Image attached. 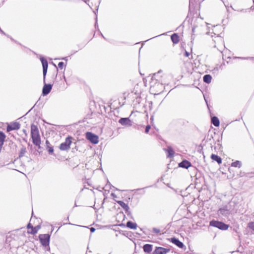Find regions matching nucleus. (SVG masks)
I'll use <instances>...</instances> for the list:
<instances>
[{
	"instance_id": "62",
	"label": "nucleus",
	"mask_w": 254,
	"mask_h": 254,
	"mask_svg": "<svg viewBox=\"0 0 254 254\" xmlns=\"http://www.w3.org/2000/svg\"><path fill=\"white\" fill-rule=\"evenodd\" d=\"M63 77H64V79L65 81H66V78H65V75L64 74L63 75Z\"/></svg>"
},
{
	"instance_id": "57",
	"label": "nucleus",
	"mask_w": 254,
	"mask_h": 254,
	"mask_svg": "<svg viewBox=\"0 0 254 254\" xmlns=\"http://www.w3.org/2000/svg\"><path fill=\"white\" fill-rule=\"evenodd\" d=\"M251 9L254 10V1L253 5L251 7Z\"/></svg>"
},
{
	"instance_id": "7",
	"label": "nucleus",
	"mask_w": 254,
	"mask_h": 254,
	"mask_svg": "<svg viewBox=\"0 0 254 254\" xmlns=\"http://www.w3.org/2000/svg\"><path fill=\"white\" fill-rule=\"evenodd\" d=\"M116 202L123 208L125 211V213L129 217V218L134 220V218L131 215V213L129 210V207L128 206V204L122 200H117Z\"/></svg>"
},
{
	"instance_id": "23",
	"label": "nucleus",
	"mask_w": 254,
	"mask_h": 254,
	"mask_svg": "<svg viewBox=\"0 0 254 254\" xmlns=\"http://www.w3.org/2000/svg\"><path fill=\"white\" fill-rule=\"evenodd\" d=\"M31 137L32 138V143L34 145H36L38 143H41L40 135L33 136Z\"/></svg>"
},
{
	"instance_id": "41",
	"label": "nucleus",
	"mask_w": 254,
	"mask_h": 254,
	"mask_svg": "<svg viewBox=\"0 0 254 254\" xmlns=\"http://www.w3.org/2000/svg\"><path fill=\"white\" fill-rule=\"evenodd\" d=\"M7 37L9 38L10 40L13 42H14L15 43H17L18 44L21 45L20 43H19L18 41L16 40H15L12 37H11L10 35H7Z\"/></svg>"
},
{
	"instance_id": "29",
	"label": "nucleus",
	"mask_w": 254,
	"mask_h": 254,
	"mask_svg": "<svg viewBox=\"0 0 254 254\" xmlns=\"http://www.w3.org/2000/svg\"><path fill=\"white\" fill-rule=\"evenodd\" d=\"M247 227L251 230L254 231V221H250L248 223Z\"/></svg>"
},
{
	"instance_id": "22",
	"label": "nucleus",
	"mask_w": 254,
	"mask_h": 254,
	"mask_svg": "<svg viewBox=\"0 0 254 254\" xmlns=\"http://www.w3.org/2000/svg\"><path fill=\"white\" fill-rule=\"evenodd\" d=\"M211 123L216 127H218L220 125V121L218 118L216 116H213L212 117Z\"/></svg>"
},
{
	"instance_id": "51",
	"label": "nucleus",
	"mask_w": 254,
	"mask_h": 254,
	"mask_svg": "<svg viewBox=\"0 0 254 254\" xmlns=\"http://www.w3.org/2000/svg\"><path fill=\"white\" fill-rule=\"evenodd\" d=\"M95 230H96V229L95 228H94V227H91L90 228V232L92 233H94L95 231Z\"/></svg>"
},
{
	"instance_id": "43",
	"label": "nucleus",
	"mask_w": 254,
	"mask_h": 254,
	"mask_svg": "<svg viewBox=\"0 0 254 254\" xmlns=\"http://www.w3.org/2000/svg\"><path fill=\"white\" fill-rule=\"evenodd\" d=\"M41 153H42L41 151H39L38 150H37L36 149H35L34 151L33 152V154H35V155H37L38 154L40 155Z\"/></svg>"
},
{
	"instance_id": "58",
	"label": "nucleus",
	"mask_w": 254,
	"mask_h": 254,
	"mask_svg": "<svg viewBox=\"0 0 254 254\" xmlns=\"http://www.w3.org/2000/svg\"><path fill=\"white\" fill-rule=\"evenodd\" d=\"M204 99H205V102H206V105H207V108H208V109H209V106H208V105L207 101V100H206L205 98H204Z\"/></svg>"
},
{
	"instance_id": "52",
	"label": "nucleus",
	"mask_w": 254,
	"mask_h": 254,
	"mask_svg": "<svg viewBox=\"0 0 254 254\" xmlns=\"http://www.w3.org/2000/svg\"><path fill=\"white\" fill-rule=\"evenodd\" d=\"M36 230L37 231V232L38 231L39 229H40L41 228V226L40 225H38L36 226H35Z\"/></svg>"
},
{
	"instance_id": "27",
	"label": "nucleus",
	"mask_w": 254,
	"mask_h": 254,
	"mask_svg": "<svg viewBox=\"0 0 254 254\" xmlns=\"http://www.w3.org/2000/svg\"><path fill=\"white\" fill-rule=\"evenodd\" d=\"M213 138V136L212 134L209 135V134L205 136L204 138L203 139L202 142L205 140V142H209L211 141V140Z\"/></svg>"
},
{
	"instance_id": "8",
	"label": "nucleus",
	"mask_w": 254,
	"mask_h": 254,
	"mask_svg": "<svg viewBox=\"0 0 254 254\" xmlns=\"http://www.w3.org/2000/svg\"><path fill=\"white\" fill-rule=\"evenodd\" d=\"M169 241L180 249H184L185 250L186 249V247L184 243L180 241L178 238L175 237H173L170 238Z\"/></svg>"
},
{
	"instance_id": "21",
	"label": "nucleus",
	"mask_w": 254,
	"mask_h": 254,
	"mask_svg": "<svg viewBox=\"0 0 254 254\" xmlns=\"http://www.w3.org/2000/svg\"><path fill=\"white\" fill-rule=\"evenodd\" d=\"M212 78V76L210 74H205L203 77V80L204 82L209 84L211 82Z\"/></svg>"
},
{
	"instance_id": "31",
	"label": "nucleus",
	"mask_w": 254,
	"mask_h": 254,
	"mask_svg": "<svg viewBox=\"0 0 254 254\" xmlns=\"http://www.w3.org/2000/svg\"><path fill=\"white\" fill-rule=\"evenodd\" d=\"M37 231L36 230L35 227H33L30 230H28V233L31 235H35L37 233Z\"/></svg>"
},
{
	"instance_id": "40",
	"label": "nucleus",
	"mask_w": 254,
	"mask_h": 254,
	"mask_svg": "<svg viewBox=\"0 0 254 254\" xmlns=\"http://www.w3.org/2000/svg\"><path fill=\"white\" fill-rule=\"evenodd\" d=\"M94 13L96 15V18H95L96 21H95L94 26H95V28L97 27L98 30H99V29L98 28V23H97V14H96V13L95 11H94Z\"/></svg>"
},
{
	"instance_id": "37",
	"label": "nucleus",
	"mask_w": 254,
	"mask_h": 254,
	"mask_svg": "<svg viewBox=\"0 0 254 254\" xmlns=\"http://www.w3.org/2000/svg\"><path fill=\"white\" fill-rule=\"evenodd\" d=\"M151 128V126L150 125H147L145 126V133H148Z\"/></svg>"
},
{
	"instance_id": "10",
	"label": "nucleus",
	"mask_w": 254,
	"mask_h": 254,
	"mask_svg": "<svg viewBox=\"0 0 254 254\" xmlns=\"http://www.w3.org/2000/svg\"><path fill=\"white\" fill-rule=\"evenodd\" d=\"M118 123L122 126L129 127L132 125V121L130 119L129 117L120 118L118 121Z\"/></svg>"
},
{
	"instance_id": "55",
	"label": "nucleus",
	"mask_w": 254,
	"mask_h": 254,
	"mask_svg": "<svg viewBox=\"0 0 254 254\" xmlns=\"http://www.w3.org/2000/svg\"><path fill=\"white\" fill-rule=\"evenodd\" d=\"M223 2L226 8L229 7L228 3H226V2L224 0H223Z\"/></svg>"
},
{
	"instance_id": "35",
	"label": "nucleus",
	"mask_w": 254,
	"mask_h": 254,
	"mask_svg": "<svg viewBox=\"0 0 254 254\" xmlns=\"http://www.w3.org/2000/svg\"><path fill=\"white\" fill-rule=\"evenodd\" d=\"M141 101V97L139 96H137L135 97V99L134 100V102H135V104H139Z\"/></svg>"
},
{
	"instance_id": "28",
	"label": "nucleus",
	"mask_w": 254,
	"mask_h": 254,
	"mask_svg": "<svg viewBox=\"0 0 254 254\" xmlns=\"http://www.w3.org/2000/svg\"><path fill=\"white\" fill-rule=\"evenodd\" d=\"M122 234L127 238L131 237L132 236V233L131 232L129 231H125L123 232Z\"/></svg>"
},
{
	"instance_id": "48",
	"label": "nucleus",
	"mask_w": 254,
	"mask_h": 254,
	"mask_svg": "<svg viewBox=\"0 0 254 254\" xmlns=\"http://www.w3.org/2000/svg\"><path fill=\"white\" fill-rule=\"evenodd\" d=\"M162 72V70L160 69L157 72L155 73V76H158L160 73Z\"/></svg>"
},
{
	"instance_id": "12",
	"label": "nucleus",
	"mask_w": 254,
	"mask_h": 254,
	"mask_svg": "<svg viewBox=\"0 0 254 254\" xmlns=\"http://www.w3.org/2000/svg\"><path fill=\"white\" fill-rule=\"evenodd\" d=\"M163 150L166 153V157L168 158H172L174 156L175 152L171 146H167V148H164Z\"/></svg>"
},
{
	"instance_id": "25",
	"label": "nucleus",
	"mask_w": 254,
	"mask_h": 254,
	"mask_svg": "<svg viewBox=\"0 0 254 254\" xmlns=\"http://www.w3.org/2000/svg\"><path fill=\"white\" fill-rule=\"evenodd\" d=\"M197 174H196V178L195 179V186L197 185V184H200L201 181H204V178L203 177H201L200 174H199V176L198 177H197Z\"/></svg>"
},
{
	"instance_id": "54",
	"label": "nucleus",
	"mask_w": 254,
	"mask_h": 254,
	"mask_svg": "<svg viewBox=\"0 0 254 254\" xmlns=\"http://www.w3.org/2000/svg\"><path fill=\"white\" fill-rule=\"evenodd\" d=\"M22 131H23V133L25 134V136H27V130L25 129H23L22 130Z\"/></svg>"
},
{
	"instance_id": "64",
	"label": "nucleus",
	"mask_w": 254,
	"mask_h": 254,
	"mask_svg": "<svg viewBox=\"0 0 254 254\" xmlns=\"http://www.w3.org/2000/svg\"><path fill=\"white\" fill-rule=\"evenodd\" d=\"M53 65L57 68V66L55 64L53 63Z\"/></svg>"
},
{
	"instance_id": "50",
	"label": "nucleus",
	"mask_w": 254,
	"mask_h": 254,
	"mask_svg": "<svg viewBox=\"0 0 254 254\" xmlns=\"http://www.w3.org/2000/svg\"><path fill=\"white\" fill-rule=\"evenodd\" d=\"M123 215L124 216L123 220H125L126 218V215L124 214L123 212H121L120 213L118 214V215Z\"/></svg>"
},
{
	"instance_id": "36",
	"label": "nucleus",
	"mask_w": 254,
	"mask_h": 254,
	"mask_svg": "<svg viewBox=\"0 0 254 254\" xmlns=\"http://www.w3.org/2000/svg\"><path fill=\"white\" fill-rule=\"evenodd\" d=\"M152 232L155 234H159L161 231L159 229L154 227L152 228Z\"/></svg>"
},
{
	"instance_id": "18",
	"label": "nucleus",
	"mask_w": 254,
	"mask_h": 254,
	"mask_svg": "<svg viewBox=\"0 0 254 254\" xmlns=\"http://www.w3.org/2000/svg\"><path fill=\"white\" fill-rule=\"evenodd\" d=\"M171 39L174 44H177L179 42L180 37L178 33H174L171 36Z\"/></svg>"
},
{
	"instance_id": "2",
	"label": "nucleus",
	"mask_w": 254,
	"mask_h": 254,
	"mask_svg": "<svg viewBox=\"0 0 254 254\" xmlns=\"http://www.w3.org/2000/svg\"><path fill=\"white\" fill-rule=\"evenodd\" d=\"M215 227L221 230L225 231L228 230L229 227V225L225 223L222 221L213 219L209 222V227Z\"/></svg>"
},
{
	"instance_id": "44",
	"label": "nucleus",
	"mask_w": 254,
	"mask_h": 254,
	"mask_svg": "<svg viewBox=\"0 0 254 254\" xmlns=\"http://www.w3.org/2000/svg\"><path fill=\"white\" fill-rule=\"evenodd\" d=\"M118 226H119L123 228L127 227V223L126 224L121 223L120 224L118 225Z\"/></svg>"
},
{
	"instance_id": "49",
	"label": "nucleus",
	"mask_w": 254,
	"mask_h": 254,
	"mask_svg": "<svg viewBox=\"0 0 254 254\" xmlns=\"http://www.w3.org/2000/svg\"><path fill=\"white\" fill-rule=\"evenodd\" d=\"M41 143H38L37 144L35 145V146H37L38 149H42V147L41 146Z\"/></svg>"
},
{
	"instance_id": "11",
	"label": "nucleus",
	"mask_w": 254,
	"mask_h": 254,
	"mask_svg": "<svg viewBox=\"0 0 254 254\" xmlns=\"http://www.w3.org/2000/svg\"><path fill=\"white\" fill-rule=\"evenodd\" d=\"M170 251L169 248H165L162 247H155L152 254H166Z\"/></svg>"
},
{
	"instance_id": "9",
	"label": "nucleus",
	"mask_w": 254,
	"mask_h": 254,
	"mask_svg": "<svg viewBox=\"0 0 254 254\" xmlns=\"http://www.w3.org/2000/svg\"><path fill=\"white\" fill-rule=\"evenodd\" d=\"M20 124L19 122L14 121L11 122L6 127V131L9 132L12 130H16L20 128Z\"/></svg>"
},
{
	"instance_id": "17",
	"label": "nucleus",
	"mask_w": 254,
	"mask_h": 254,
	"mask_svg": "<svg viewBox=\"0 0 254 254\" xmlns=\"http://www.w3.org/2000/svg\"><path fill=\"white\" fill-rule=\"evenodd\" d=\"M6 137V136L5 133L2 131L0 130V153L1 152L2 146L5 140Z\"/></svg>"
},
{
	"instance_id": "61",
	"label": "nucleus",
	"mask_w": 254,
	"mask_h": 254,
	"mask_svg": "<svg viewBox=\"0 0 254 254\" xmlns=\"http://www.w3.org/2000/svg\"><path fill=\"white\" fill-rule=\"evenodd\" d=\"M195 32V27H193L192 28V33H194Z\"/></svg>"
},
{
	"instance_id": "19",
	"label": "nucleus",
	"mask_w": 254,
	"mask_h": 254,
	"mask_svg": "<svg viewBox=\"0 0 254 254\" xmlns=\"http://www.w3.org/2000/svg\"><path fill=\"white\" fill-rule=\"evenodd\" d=\"M210 158L212 160L216 162L218 164L222 163V158L217 154H212L211 155Z\"/></svg>"
},
{
	"instance_id": "24",
	"label": "nucleus",
	"mask_w": 254,
	"mask_h": 254,
	"mask_svg": "<svg viewBox=\"0 0 254 254\" xmlns=\"http://www.w3.org/2000/svg\"><path fill=\"white\" fill-rule=\"evenodd\" d=\"M231 166L234 167L240 168L242 167V163L239 160H236L231 163Z\"/></svg>"
},
{
	"instance_id": "14",
	"label": "nucleus",
	"mask_w": 254,
	"mask_h": 254,
	"mask_svg": "<svg viewBox=\"0 0 254 254\" xmlns=\"http://www.w3.org/2000/svg\"><path fill=\"white\" fill-rule=\"evenodd\" d=\"M153 246L152 244H146L143 246V250L146 254H152Z\"/></svg>"
},
{
	"instance_id": "33",
	"label": "nucleus",
	"mask_w": 254,
	"mask_h": 254,
	"mask_svg": "<svg viewBox=\"0 0 254 254\" xmlns=\"http://www.w3.org/2000/svg\"><path fill=\"white\" fill-rule=\"evenodd\" d=\"M65 66V65L64 64V63L63 62H60L58 64V67L62 69L64 68V67Z\"/></svg>"
},
{
	"instance_id": "1",
	"label": "nucleus",
	"mask_w": 254,
	"mask_h": 254,
	"mask_svg": "<svg viewBox=\"0 0 254 254\" xmlns=\"http://www.w3.org/2000/svg\"><path fill=\"white\" fill-rule=\"evenodd\" d=\"M40 60L42 63L43 67V82L44 86L42 88V95L43 96H47L51 91L53 84L51 83H46V77L47 73L48 68V63L46 59L42 56L40 58Z\"/></svg>"
},
{
	"instance_id": "63",
	"label": "nucleus",
	"mask_w": 254,
	"mask_h": 254,
	"mask_svg": "<svg viewBox=\"0 0 254 254\" xmlns=\"http://www.w3.org/2000/svg\"><path fill=\"white\" fill-rule=\"evenodd\" d=\"M217 145L220 146V147H222V144H221L218 143Z\"/></svg>"
},
{
	"instance_id": "47",
	"label": "nucleus",
	"mask_w": 254,
	"mask_h": 254,
	"mask_svg": "<svg viewBox=\"0 0 254 254\" xmlns=\"http://www.w3.org/2000/svg\"><path fill=\"white\" fill-rule=\"evenodd\" d=\"M190 55V53L189 52L185 51L184 53V56L186 57H189Z\"/></svg>"
},
{
	"instance_id": "30",
	"label": "nucleus",
	"mask_w": 254,
	"mask_h": 254,
	"mask_svg": "<svg viewBox=\"0 0 254 254\" xmlns=\"http://www.w3.org/2000/svg\"><path fill=\"white\" fill-rule=\"evenodd\" d=\"M108 187H109V189H111L112 188H114V189H115V190H119H119H120L119 189H117V188H115L114 186H113V185L110 183V182L108 180V181H107V184H106V186H105V188H108Z\"/></svg>"
},
{
	"instance_id": "56",
	"label": "nucleus",
	"mask_w": 254,
	"mask_h": 254,
	"mask_svg": "<svg viewBox=\"0 0 254 254\" xmlns=\"http://www.w3.org/2000/svg\"><path fill=\"white\" fill-rule=\"evenodd\" d=\"M100 34L101 35V36L105 40H106V38L104 37V36L103 35V34L101 32H100Z\"/></svg>"
},
{
	"instance_id": "20",
	"label": "nucleus",
	"mask_w": 254,
	"mask_h": 254,
	"mask_svg": "<svg viewBox=\"0 0 254 254\" xmlns=\"http://www.w3.org/2000/svg\"><path fill=\"white\" fill-rule=\"evenodd\" d=\"M127 227L130 229L135 230L137 227V225L135 222L128 220L127 222Z\"/></svg>"
},
{
	"instance_id": "60",
	"label": "nucleus",
	"mask_w": 254,
	"mask_h": 254,
	"mask_svg": "<svg viewBox=\"0 0 254 254\" xmlns=\"http://www.w3.org/2000/svg\"><path fill=\"white\" fill-rule=\"evenodd\" d=\"M28 146H30V149L31 150H32V148H33V146L32 145H31L30 143L28 144Z\"/></svg>"
},
{
	"instance_id": "34",
	"label": "nucleus",
	"mask_w": 254,
	"mask_h": 254,
	"mask_svg": "<svg viewBox=\"0 0 254 254\" xmlns=\"http://www.w3.org/2000/svg\"><path fill=\"white\" fill-rule=\"evenodd\" d=\"M152 186H153L152 185H151V186H147V187H144L143 188L136 189H134V190H132V191H134L135 192H136V191H139V190H144L145 189L152 187Z\"/></svg>"
},
{
	"instance_id": "6",
	"label": "nucleus",
	"mask_w": 254,
	"mask_h": 254,
	"mask_svg": "<svg viewBox=\"0 0 254 254\" xmlns=\"http://www.w3.org/2000/svg\"><path fill=\"white\" fill-rule=\"evenodd\" d=\"M85 136L86 138L93 144H96L99 142L98 136L92 132H86Z\"/></svg>"
},
{
	"instance_id": "26",
	"label": "nucleus",
	"mask_w": 254,
	"mask_h": 254,
	"mask_svg": "<svg viewBox=\"0 0 254 254\" xmlns=\"http://www.w3.org/2000/svg\"><path fill=\"white\" fill-rule=\"evenodd\" d=\"M26 152V148L24 146H22V148L20 149V151L19 153V158H21L23 157L25 153Z\"/></svg>"
},
{
	"instance_id": "46",
	"label": "nucleus",
	"mask_w": 254,
	"mask_h": 254,
	"mask_svg": "<svg viewBox=\"0 0 254 254\" xmlns=\"http://www.w3.org/2000/svg\"><path fill=\"white\" fill-rule=\"evenodd\" d=\"M58 60H64V61H66V63L68 60V57L60 58H59Z\"/></svg>"
},
{
	"instance_id": "5",
	"label": "nucleus",
	"mask_w": 254,
	"mask_h": 254,
	"mask_svg": "<svg viewBox=\"0 0 254 254\" xmlns=\"http://www.w3.org/2000/svg\"><path fill=\"white\" fill-rule=\"evenodd\" d=\"M73 137L70 135L67 136L65 139L64 142H62L59 146V149L62 151H66L70 148L72 143Z\"/></svg>"
},
{
	"instance_id": "4",
	"label": "nucleus",
	"mask_w": 254,
	"mask_h": 254,
	"mask_svg": "<svg viewBox=\"0 0 254 254\" xmlns=\"http://www.w3.org/2000/svg\"><path fill=\"white\" fill-rule=\"evenodd\" d=\"M231 203L232 202H230L228 204L220 207L218 210V213L224 217L228 216L231 213Z\"/></svg>"
},
{
	"instance_id": "15",
	"label": "nucleus",
	"mask_w": 254,
	"mask_h": 254,
	"mask_svg": "<svg viewBox=\"0 0 254 254\" xmlns=\"http://www.w3.org/2000/svg\"><path fill=\"white\" fill-rule=\"evenodd\" d=\"M178 166L180 168L184 169H188L191 166V163L189 161L186 159H183L181 162L178 164Z\"/></svg>"
},
{
	"instance_id": "13",
	"label": "nucleus",
	"mask_w": 254,
	"mask_h": 254,
	"mask_svg": "<svg viewBox=\"0 0 254 254\" xmlns=\"http://www.w3.org/2000/svg\"><path fill=\"white\" fill-rule=\"evenodd\" d=\"M31 137L39 136V131L37 126L35 125L34 124L31 125Z\"/></svg>"
},
{
	"instance_id": "32",
	"label": "nucleus",
	"mask_w": 254,
	"mask_h": 254,
	"mask_svg": "<svg viewBox=\"0 0 254 254\" xmlns=\"http://www.w3.org/2000/svg\"><path fill=\"white\" fill-rule=\"evenodd\" d=\"M234 58L242 59V60H248V59L253 60L254 59V57H235Z\"/></svg>"
},
{
	"instance_id": "45",
	"label": "nucleus",
	"mask_w": 254,
	"mask_h": 254,
	"mask_svg": "<svg viewBox=\"0 0 254 254\" xmlns=\"http://www.w3.org/2000/svg\"><path fill=\"white\" fill-rule=\"evenodd\" d=\"M166 35V33H164L163 34H160L159 35H157V36H154V37H152L151 38H150L149 39H148V40H146L145 41H148V40H149L150 39H152L153 38H156V37H159V36H162V35Z\"/></svg>"
},
{
	"instance_id": "59",
	"label": "nucleus",
	"mask_w": 254,
	"mask_h": 254,
	"mask_svg": "<svg viewBox=\"0 0 254 254\" xmlns=\"http://www.w3.org/2000/svg\"><path fill=\"white\" fill-rule=\"evenodd\" d=\"M46 248H47V251H48V252H50V246H47Z\"/></svg>"
},
{
	"instance_id": "42",
	"label": "nucleus",
	"mask_w": 254,
	"mask_h": 254,
	"mask_svg": "<svg viewBox=\"0 0 254 254\" xmlns=\"http://www.w3.org/2000/svg\"><path fill=\"white\" fill-rule=\"evenodd\" d=\"M33 227V225L30 222L27 225V228L28 230H30Z\"/></svg>"
},
{
	"instance_id": "39",
	"label": "nucleus",
	"mask_w": 254,
	"mask_h": 254,
	"mask_svg": "<svg viewBox=\"0 0 254 254\" xmlns=\"http://www.w3.org/2000/svg\"><path fill=\"white\" fill-rule=\"evenodd\" d=\"M37 103L24 115L22 117L19 118L18 119H21L22 118H23L24 116H25L26 115H27L30 112H31V111L34 108V107L35 106V105H36Z\"/></svg>"
},
{
	"instance_id": "53",
	"label": "nucleus",
	"mask_w": 254,
	"mask_h": 254,
	"mask_svg": "<svg viewBox=\"0 0 254 254\" xmlns=\"http://www.w3.org/2000/svg\"><path fill=\"white\" fill-rule=\"evenodd\" d=\"M111 195L114 198L117 197V195L114 192H112L111 194Z\"/></svg>"
},
{
	"instance_id": "38",
	"label": "nucleus",
	"mask_w": 254,
	"mask_h": 254,
	"mask_svg": "<svg viewBox=\"0 0 254 254\" xmlns=\"http://www.w3.org/2000/svg\"><path fill=\"white\" fill-rule=\"evenodd\" d=\"M161 76H159V75L158 76H155V73L153 74V75L152 76V79H156L157 81H158L159 82L160 81V77Z\"/></svg>"
},
{
	"instance_id": "3",
	"label": "nucleus",
	"mask_w": 254,
	"mask_h": 254,
	"mask_svg": "<svg viewBox=\"0 0 254 254\" xmlns=\"http://www.w3.org/2000/svg\"><path fill=\"white\" fill-rule=\"evenodd\" d=\"M38 239L42 247L46 248L47 246H49L51 239V234H39L38 236Z\"/></svg>"
},
{
	"instance_id": "16",
	"label": "nucleus",
	"mask_w": 254,
	"mask_h": 254,
	"mask_svg": "<svg viewBox=\"0 0 254 254\" xmlns=\"http://www.w3.org/2000/svg\"><path fill=\"white\" fill-rule=\"evenodd\" d=\"M46 149L50 155H53L54 154V147L51 145L49 141L46 140L45 142Z\"/></svg>"
}]
</instances>
